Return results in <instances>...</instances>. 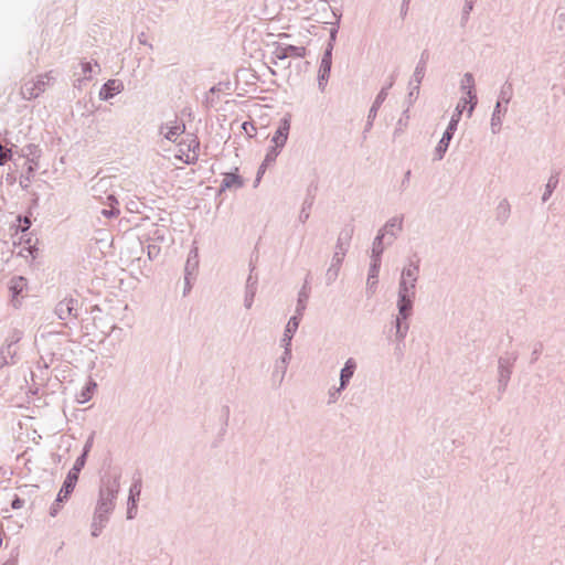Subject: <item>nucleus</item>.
<instances>
[{"mask_svg": "<svg viewBox=\"0 0 565 565\" xmlns=\"http://www.w3.org/2000/svg\"><path fill=\"white\" fill-rule=\"evenodd\" d=\"M353 233L354 226L352 224H347L339 233L338 241L335 244V252L332 256L331 265L326 273V284L328 286L333 284L339 276V271L342 266L344 256L348 252V248L350 246Z\"/></svg>", "mask_w": 565, "mask_h": 565, "instance_id": "1", "label": "nucleus"}, {"mask_svg": "<svg viewBox=\"0 0 565 565\" xmlns=\"http://www.w3.org/2000/svg\"><path fill=\"white\" fill-rule=\"evenodd\" d=\"M120 490V473L106 475L100 479L98 499L95 509L113 513Z\"/></svg>", "mask_w": 565, "mask_h": 565, "instance_id": "2", "label": "nucleus"}, {"mask_svg": "<svg viewBox=\"0 0 565 565\" xmlns=\"http://www.w3.org/2000/svg\"><path fill=\"white\" fill-rule=\"evenodd\" d=\"M418 274L419 260L411 262L408 267L403 268L398 281L397 302L414 306Z\"/></svg>", "mask_w": 565, "mask_h": 565, "instance_id": "3", "label": "nucleus"}, {"mask_svg": "<svg viewBox=\"0 0 565 565\" xmlns=\"http://www.w3.org/2000/svg\"><path fill=\"white\" fill-rule=\"evenodd\" d=\"M466 107H467V99L460 98V100L458 102V104L455 108V111L450 118V121H449L446 130L443 134L441 139L439 140V142L437 143V146L435 148V151H434V160L435 161H440L444 158L445 153L447 152L449 143H450L451 139L454 138V135L457 130L458 124L460 121V118H461L462 113L466 109Z\"/></svg>", "mask_w": 565, "mask_h": 565, "instance_id": "4", "label": "nucleus"}, {"mask_svg": "<svg viewBox=\"0 0 565 565\" xmlns=\"http://www.w3.org/2000/svg\"><path fill=\"white\" fill-rule=\"evenodd\" d=\"M513 96V85L511 82L507 81L501 86L500 94L494 106L492 116H491V131L492 134H498L502 127V118L505 116L508 111V105L511 102Z\"/></svg>", "mask_w": 565, "mask_h": 565, "instance_id": "5", "label": "nucleus"}, {"mask_svg": "<svg viewBox=\"0 0 565 565\" xmlns=\"http://www.w3.org/2000/svg\"><path fill=\"white\" fill-rule=\"evenodd\" d=\"M429 61V52L428 50H424L420 53L419 61L415 67L413 76L409 81V93L407 95V103L413 105V103L418 98L420 84L425 77L426 66Z\"/></svg>", "mask_w": 565, "mask_h": 565, "instance_id": "6", "label": "nucleus"}, {"mask_svg": "<svg viewBox=\"0 0 565 565\" xmlns=\"http://www.w3.org/2000/svg\"><path fill=\"white\" fill-rule=\"evenodd\" d=\"M180 152L178 156L180 160H182L186 164H193L198 161L199 150H200V141L198 137L193 134L188 135V138L182 140L180 143Z\"/></svg>", "mask_w": 565, "mask_h": 565, "instance_id": "7", "label": "nucleus"}, {"mask_svg": "<svg viewBox=\"0 0 565 565\" xmlns=\"http://www.w3.org/2000/svg\"><path fill=\"white\" fill-rule=\"evenodd\" d=\"M8 287L11 295V305L14 308H20L22 305L21 299L25 296L24 292L28 291V279L23 276H13Z\"/></svg>", "mask_w": 565, "mask_h": 565, "instance_id": "8", "label": "nucleus"}, {"mask_svg": "<svg viewBox=\"0 0 565 565\" xmlns=\"http://www.w3.org/2000/svg\"><path fill=\"white\" fill-rule=\"evenodd\" d=\"M460 89L467 95L468 117L472 116V113L478 104L477 93L475 90V78L471 73H466L461 79Z\"/></svg>", "mask_w": 565, "mask_h": 565, "instance_id": "9", "label": "nucleus"}, {"mask_svg": "<svg viewBox=\"0 0 565 565\" xmlns=\"http://www.w3.org/2000/svg\"><path fill=\"white\" fill-rule=\"evenodd\" d=\"M78 308H79V302L77 299H74L72 297L64 298L63 300H61L56 303L54 313L61 320H66L70 317L77 319L78 318Z\"/></svg>", "mask_w": 565, "mask_h": 565, "instance_id": "10", "label": "nucleus"}, {"mask_svg": "<svg viewBox=\"0 0 565 565\" xmlns=\"http://www.w3.org/2000/svg\"><path fill=\"white\" fill-rule=\"evenodd\" d=\"M291 116L286 114L280 120L279 125L271 138L273 147L282 149L288 140L290 130Z\"/></svg>", "mask_w": 565, "mask_h": 565, "instance_id": "11", "label": "nucleus"}, {"mask_svg": "<svg viewBox=\"0 0 565 565\" xmlns=\"http://www.w3.org/2000/svg\"><path fill=\"white\" fill-rule=\"evenodd\" d=\"M518 353H507L504 356H500L498 361V382L510 381L512 374V367L518 360Z\"/></svg>", "mask_w": 565, "mask_h": 565, "instance_id": "12", "label": "nucleus"}, {"mask_svg": "<svg viewBox=\"0 0 565 565\" xmlns=\"http://www.w3.org/2000/svg\"><path fill=\"white\" fill-rule=\"evenodd\" d=\"M306 52L305 46L277 43L273 54L278 60H286L288 57H305Z\"/></svg>", "mask_w": 565, "mask_h": 565, "instance_id": "13", "label": "nucleus"}, {"mask_svg": "<svg viewBox=\"0 0 565 565\" xmlns=\"http://www.w3.org/2000/svg\"><path fill=\"white\" fill-rule=\"evenodd\" d=\"M141 493V479H136L130 489H129V495H128V502H127V519L132 520L137 515V502L139 500Z\"/></svg>", "mask_w": 565, "mask_h": 565, "instance_id": "14", "label": "nucleus"}, {"mask_svg": "<svg viewBox=\"0 0 565 565\" xmlns=\"http://www.w3.org/2000/svg\"><path fill=\"white\" fill-rule=\"evenodd\" d=\"M386 97H387L386 89H381L379 92V94L376 95V97L369 110L367 120H366V124H365V127L363 130L364 138H366V134L372 129L373 121L377 116V111H379L380 107L382 106V104L385 102Z\"/></svg>", "mask_w": 565, "mask_h": 565, "instance_id": "15", "label": "nucleus"}, {"mask_svg": "<svg viewBox=\"0 0 565 565\" xmlns=\"http://www.w3.org/2000/svg\"><path fill=\"white\" fill-rule=\"evenodd\" d=\"M394 228H396L397 232H401L403 230V216H394L390 218L385 223V225L380 230L383 231V233H385L387 246H391L397 237V234L394 232Z\"/></svg>", "mask_w": 565, "mask_h": 565, "instance_id": "16", "label": "nucleus"}, {"mask_svg": "<svg viewBox=\"0 0 565 565\" xmlns=\"http://www.w3.org/2000/svg\"><path fill=\"white\" fill-rule=\"evenodd\" d=\"M301 318L302 316L295 313L287 322L281 338V345L284 347V350H286V348L291 349V340L299 328Z\"/></svg>", "mask_w": 565, "mask_h": 565, "instance_id": "17", "label": "nucleus"}, {"mask_svg": "<svg viewBox=\"0 0 565 565\" xmlns=\"http://www.w3.org/2000/svg\"><path fill=\"white\" fill-rule=\"evenodd\" d=\"M290 360H291V349L286 348V350H284V353L280 356V359L278 361H276V364H275V367L273 371V379L277 380L279 384L284 381V377L287 372V366H288Z\"/></svg>", "mask_w": 565, "mask_h": 565, "instance_id": "18", "label": "nucleus"}, {"mask_svg": "<svg viewBox=\"0 0 565 565\" xmlns=\"http://www.w3.org/2000/svg\"><path fill=\"white\" fill-rule=\"evenodd\" d=\"M355 370H356L355 360L353 358H349L340 371V385L337 388V392H342L343 390L347 388L351 379L354 375Z\"/></svg>", "mask_w": 565, "mask_h": 565, "instance_id": "19", "label": "nucleus"}, {"mask_svg": "<svg viewBox=\"0 0 565 565\" xmlns=\"http://www.w3.org/2000/svg\"><path fill=\"white\" fill-rule=\"evenodd\" d=\"M124 90V84L119 79H108L99 90V99L108 100Z\"/></svg>", "mask_w": 565, "mask_h": 565, "instance_id": "20", "label": "nucleus"}, {"mask_svg": "<svg viewBox=\"0 0 565 565\" xmlns=\"http://www.w3.org/2000/svg\"><path fill=\"white\" fill-rule=\"evenodd\" d=\"M317 189H318L317 185H313V184H310L309 188L307 189V195H306V199L303 200V203H302L299 216H298L299 222L302 224L306 223L310 216V210L313 205Z\"/></svg>", "mask_w": 565, "mask_h": 565, "instance_id": "21", "label": "nucleus"}, {"mask_svg": "<svg viewBox=\"0 0 565 565\" xmlns=\"http://www.w3.org/2000/svg\"><path fill=\"white\" fill-rule=\"evenodd\" d=\"M310 274L307 275L305 282L301 289L298 292L297 306H296V315L303 316V312L307 308V301L309 299L310 294V285H309Z\"/></svg>", "mask_w": 565, "mask_h": 565, "instance_id": "22", "label": "nucleus"}, {"mask_svg": "<svg viewBox=\"0 0 565 565\" xmlns=\"http://www.w3.org/2000/svg\"><path fill=\"white\" fill-rule=\"evenodd\" d=\"M396 306L398 313L392 322V326L394 327L395 331H397V328H399L405 320H408L412 317L414 308V306L412 305L399 302H397Z\"/></svg>", "mask_w": 565, "mask_h": 565, "instance_id": "23", "label": "nucleus"}, {"mask_svg": "<svg viewBox=\"0 0 565 565\" xmlns=\"http://www.w3.org/2000/svg\"><path fill=\"white\" fill-rule=\"evenodd\" d=\"M244 185L243 178L237 173H225L222 180L218 192H223L227 189H239Z\"/></svg>", "mask_w": 565, "mask_h": 565, "instance_id": "24", "label": "nucleus"}, {"mask_svg": "<svg viewBox=\"0 0 565 565\" xmlns=\"http://www.w3.org/2000/svg\"><path fill=\"white\" fill-rule=\"evenodd\" d=\"M385 245H386L385 233H383V231H379V233L375 236L373 244H372L371 260L376 259L377 262H381L382 255L385 249Z\"/></svg>", "mask_w": 565, "mask_h": 565, "instance_id": "25", "label": "nucleus"}, {"mask_svg": "<svg viewBox=\"0 0 565 565\" xmlns=\"http://www.w3.org/2000/svg\"><path fill=\"white\" fill-rule=\"evenodd\" d=\"M199 268V254L198 249L194 248L189 253L185 267L184 276L195 277Z\"/></svg>", "mask_w": 565, "mask_h": 565, "instance_id": "26", "label": "nucleus"}, {"mask_svg": "<svg viewBox=\"0 0 565 565\" xmlns=\"http://www.w3.org/2000/svg\"><path fill=\"white\" fill-rule=\"evenodd\" d=\"M20 157L26 158L29 162L39 166V159L41 157V149L38 145L29 143L22 148Z\"/></svg>", "mask_w": 565, "mask_h": 565, "instance_id": "27", "label": "nucleus"}, {"mask_svg": "<svg viewBox=\"0 0 565 565\" xmlns=\"http://www.w3.org/2000/svg\"><path fill=\"white\" fill-rule=\"evenodd\" d=\"M381 268V262H377L376 259H372L369 268V275H367V288L371 290H374L379 282V273Z\"/></svg>", "mask_w": 565, "mask_h": 565, "instance_id": "28", "label": "nucleus"}, {"mask_svg": "<svg viewBox=\"0 0 565 565\" xmlns=\"http://www.w3.org/2000/svg\"><path fill=\"white\" fill-rule=\"evenodd\" d=\"M511 213V206L507 199H503L499 202L497 209H495V218L497 221L503 225L507 223L508 218L510 217Z\"/></svg>", "mask_w": 565, "mask_h": 565, "instance_id": "29", "label": "nucleus"}, {"mask_svg": "<svg viewBox=\"0 0 565 565\" xmlns=\"http://www.w3.org/2000/svg\"><path fill=\"white\" fill-rule=\"evenodd\" d=\"M256 267L253 264V262L249 263V275L246 279V286H245V292H257V285H258V276L257 274H254Z\"/></svg>", "mask_w": 565, "mask_h": 565, "instance_id": "30", "label": "nucleus"}, {"mask_svg": "<svg viewBox=\"0 0 565 565\" xmlns=\"http://www.w3.org/2000/svg\"><path fill=\"white\" fill-rule=\"evenodd\" d=\"M558 175H559V172L555 171L548 178V181H547V183L545 185V191H544V193L542 195V201L543 202H546L551 198V195L553 194L554 190L557 188Z\"/></svg>", "mask_w": 565, "mask_h": 565, "instance_id": "31", "label": "nucleus"}, {"mask_svg": "<svg viewBox=\"0 0 565 565\" xmlns=\"http://www.w3.org/2000/svg\"><path fill=\"white\" fill-rule=\"evenodd\" d=\"M334 39V32L331 33V39L330 41L328 42L326 49H324V52H323V55H322V58H321V63H320V66L319 67H324V68H331L332 67V51H333V41Z\"/></svg>", "mask_w": 565, "mask_h": 565, "instance_id": "32", "label": "nucleus"}, {"mask_svg": "<svg viewBox=\"0 0 565 565\" xmlns=\"http://www.w3.org/2000/svg\"><path fill=\"white\" fill-rule=\"evenodd\" d=\"M75 487H76V483L65 479L63 481V484H62L58 493H57V501L58 502H66L70 499L72 492L75 489Z\"/></svg>", "mask_w": 565, "mask_h": 565, "instance_id": "33", "label": "nucleus"}, {"mask_svg": "<svg viewBox=\"0 0 565 565\" xmlns=\"http://www.w3.org/2000/svg\"><path fill=\"white\" fill-rule=\"evenodd\" d=\"M167 129L168 131L164 134V138L169 141L174 142L177 138L185 131V125L183 122L177 124L175 121L174 125L167 126Z\"/></svg>", "mask_w": 565, "mask_h": 565, "instance_id": "34", "label": "nucleus"}, {"mask_svg": "<svg viewBox=\"0 0 565 565\" xmlns=\"http://www.w3.org/2000/svg\"><path fill=\"white\" fill-rule=\"evenodd\" d=\"M34 86L33 82H28L21 87V95L23 99L32 100L40 95Z\"/></svg>", "mask_w": 565, "mask_h": 565, "instance_id": "35", "label": "nucleus"}, {"mask_svg": "<svg viewBox=\"0 0 565 565\" xmlns=\"http://www.w3.org/2000/svg\"><path fill=\"white\" fill-rule=\"evenodd\" d=\"M331 68L319 67L318 71V87L321 92L324 90L326 85L329 81Z\"/></svg>", "mask_w": 565, "mask_h": 565, "instance_id": "36", "label": "nucleus"}, {"mask_svg": "<svg viewBox=\"0 0 565 565\" xmlns=\"http://www.w3.org/2000/svg\"><path fill=\"white\" fill-rule=\"evenodd\" d=\"M0 352H3V355L6 360L10 359L9 364H14L17 362V348L14 345H11L9 343H6L1 349Z\"/></svg>", "mask_w": 565, "mask_h": 565, "instance_id": "37", "label": "nucleus"}, {"mask_svg": "<svg viewBox=\"0 0 565 565\" xmlns=\"http://www.w3.org/2000/svg\"><path fill=\"white\" fill-rule=\"evenodd\" d=\"M17 146L11 145L10 148H3L1 147L0 151V162L1 164H4L7 161H10L13 159V154L17 152Z\"/></svg>", "mask_w": 565, "mask_h": 565, "instance_id": "38", "label": "nucleus"}, {"mask_svg": "<svg viewBox=\"0 0 565 565\" xmlns=\"http://www.w3.org/2000/svg\"><path fill=\"white\" fill-rule=\"evenodd\" d=\"M281 149L277 148V147H269V149L267 150V153L263 160V163L267 164V166H270L271 163H274L278 157V154L280 153Z\"/></svg>", "mask_w": 565, "mask_h": 565, "instance_id": "39", "label": "nucleus"}, {"mask_svg": "<svg viewBox=\"0 0 565 565\" xmlns=\"http://www.w3.org/2000/svg\"><path fill=\"white\" fill-rule=\"evenodd\" d=\"M110 515V512H104L98 509H95L93 513V520L106 526L107 523L109 522Z\"/></svg>", "mask_w": 565, "mask_h": 565, "instance_id": "40", "label": "nucleus"}, {"mask_svg": "<svg viewBox=\"0 0 565 565\" xmlns=\"http://www.w3.org/2000/svg\"><path fill=\"white\" fill-rule=\"evenodd\" d=\"M409 330V322L408 320H405L399 328H397V331H395V340L399 343L404 342L407 332Z\"/></svg>", "mask_w": 565, "mask_h": 565, "instance_id": "41", "label": "nucleus"}, {"mask_svg": "<svg viewBox=\"0 0 565 565\" xmlns=\"http://www.w3.org/2000/svg\"><path fill=\"white\" fill-rule=\"evenodd\" d=\"M475 2H476V0H466L465 1V6L462 9V13H461V24L462 25L468 21L469 14L473 10Z\"/></svg>", "mask_w": 565, "mask_h": 565, "instance_id": "42", "label": "nucleus"}, {"mask_svg": "<svg viewBox=\"0 0 565 565\" xmlns=\"http://www.w3.org/2000/svg\"><path fill=\"white\" fill-rule=\"evenodd\" d=\"M25 243L28 244V246L23 247L20 252H19V256H22V257H28L29 255L32 257V258H35V254L38 253V248L35 246H32L30 243H31V239H26Z\"/></svg>", "mask_w": 565, "mask_h": 565, "instance_id": "43", "label": "nucleus"}, {"mask_svg": "<svg viewBox=\"0 0 565 565\" xmlns=\"http://www.w3.org/2000/svg\"><path fill=\"white\" fill-rule=\"evenodd\" d=\"M17 221L19 222V225L17 227V232L20 231L22 233L26 232L32 223H31V220L28 217V216H22V215H19L17 217Z\"/></svg>", "mask_w": 565, "mask_h": 565, "instance_id": "44", "label": "nucleus"}, {"mask_svg": "<svg viewBox=\"0 0 565 565\" xmlns=\"http://www.w3.org/2000/svg\"><path fill=\"white\" fill-rule=\"evenodd\" d=\"M408 106H411V105L408 104ZM408 113H409V107H407L403 111L402 117L398 119L397 127H396V129L394 131V135H397L399 131H402L403 127H405L407 125V121L409 119Z\"/></svg>", "mask_w": 565, "mask_h": 565, "instance_id": "45", "label": "nucleus"}, {"mask_svg": "<svg viewBox=\"0 0 565 565\" xmlns=\"http://www.w3.org/2000/svg\"><path fill=\"white\" fill-rule=\"evenodd\" d=\"M22 331L14 329L9 337L6 340V343H9L11 345H17V343L22 339Z\"/></svg>", "mask_w": 565, "mask_h": 565, "instance_id": "46", "label": "nucleus"}, {"mask_svg": "<svg viewBox=\"0 0 565 565\" xmlns=\"http://www.w3.org/2000/svg\"><path fill=\"white\" fill-rule=\"evenodd\" d=\"M160 250H161L160 246H158L156 244H149L147 246V254H148L149 259H151V260L156 259L159 256Z\"/></svg>", "mask_w": 565, "mask_h": 565, "instance_id": "47", "label": "nucleus"}, {"mask_svg": "<svg viewBox=\"0 0 565 565\" xmlns=\"http://www.w3.org/2000/svg\"><path fill=\"white\" fill-rule=\"evenodd\" d=\"M81 471H82V470H81V469H78L77 467H72V468L70 469V471L67 472V475H66V478H65V479H66V480H68V481H72V482H74V483H77Z\"/></svg>", "mask_w": 565, "mask_h": 565, "instance_id": "48", "label": "nucleus"}, {"mask_svg": "<svg viewBox=\"0 0 565 565\" xmlns=\"http://www.w3.org/2000/svg\"><path fill=\"white\" fill-rule=\"evenodd\" d=\"M542 352H543V343L536 342L534 344V349L531 354V363H535L539 360Z\"/></svg>", "mask_w": 565, "mask_h": 565, "instance_id": "49", "label": "nucleus"}, {"mask_svg": "<svg viewBox=\"0 0 565 565\" xmlns=\"http://www.w3.org/2000/svg\"><path fill=\"white\" fill-rule=\"evenodd\" d=\"M119 213H120V211H119L118 206H115V205H109V209H104L102 211V214L108 218L117 217L119 215Z\"/></svg>", "mask_w": 565, "mask_h": 565, "instance_id": "50", "label": "nucleus"}, {"mask_svg": "<svg viewBox=\"0 0 565 565\" xmlns=\"http://www.w3.org/2000/svg\"><path fill=\"white\" fill-rule=\"evenodd\" d=\"M94 438H95V431H92L83 446V449H82L83 454L89 455V452L93 448V445H94Z\"/></svg>", "mask_w": 565, "mask_h": 565, "instance_id": "51", "label": "nucleus"}, {"mask_svg": "<svg viewBox=\"0 0 565 565\" xmlns=\"http://www.w3.org/2000/svg\"><path fill=\"white\" fill-rule=\"evenodd\" d=\"M90 527H92V532H90L92 536L98 537L102 534L105 526L103 524L92 520Z\"/></svg>", "mask_w": 565, "mask_h": 565, "instance_id": "52", "label": "nucleus"}, {"mask_svg": "<svg viewBox=\"0 0 565 565\" xmlns=\"http://www.w3.org/2000/svg\"><path fill=\"white\" fill-rule=\"evenodd\" d=\"M555 23L556 28L559 31H563L565 29V12L556 11Z\"/></svg>", "mask_w": 565, "mask_h": 565, "instance_id": "53", "label": "nucleus"}, {"mask_svg": "<svg viewBox=\"0 0 565 565\" xmlns=\"http://www.w3.org/2000/svg\"><path fill=\"white\" fill-rule=\"evenodd\" d=\"M45 78H47V75L45 76H40L39 79L36 82H33V84L35 85L34 87L36 88V90L39 92V94H41L42 92L45 90V86L47 84V82L45 81Z\"/></svg>", "mask_w": 565, "mask_h": 565, "instance_id": "54", "label": "nucleus"}, {"mask_svg": "<svg viewBox=\"0 0 565 565\" xmlns=\"http://www.w3.org/2000/svg\"><path fill=\"white\" fill-rule=\"evenodd\" d=\"M87 458H88V455H86V454H83V452H82V454L76 458V460H75V462H74L73 467H77L78 469H81V470H82V469L85 467V465H86Z\"/></svg>", "mask_w": 565, "mask_h": 565, "instance_id": "55", "label": "nucleus"}, {"mask_svg": "<svg viewBox=\"0 0 565 565\" xmlns=\"http://www.w3.org/2000/svg\"><path fill=\"white\" fill-rule=\"evenodd\" d=\"M242 129L245 131V134L248 136V137H252V132H256V127L254 126L253 122L250 121H244L242 124Z\"/></svg>", "mask_w": 565, "mask_h": 565, "instance_id": "56", "label": "nucleus"}, {"mask_svg": "<svg viewBox=\"0 0 565 565\" xmlns=\"http://www.w3.org/2000/svg\"><path fill=\"white\" fill-rule=\"evenodd\" d=\"M81 65H82V72H83V73H84V75H85V79H90V78H92V76H90L89 74H90V73H92V71H93V65H92V63H89V62H82V63H81Z\"/></svg>", "mask_w": 565, "mask_h": 565, "instance_id": "57", "label": "nucleus"}, {"mask_svg": "<svg viewBox=\"0 0 565 565\" xmlns=\"http://www.w3.org/2000/svg\"><path fill=\"white\" fill-rule=\"evenodd\" d=\"M64 502H58L57 501V498L55 499V501L53 502V504L51 505L50 508V515L51 516H56L62 508Z\"/></svg>", "mask_w": 565, "mask_h": 565, "instance_id": "58", "label": "nucleus"}, {"mask_svg": "<svg viewBox=\"0 0 565 565\" xmlns=\"http://www.w3.org/2000/svg\"><path fill=\"white\" fill-rule=\"evenodd\" d=\"M193 279H195V277L184 276L183 296H186L191 291Z\"/></svg>", "mask_w": 565, "mask_h": 565, "instance_id": "59", "label": "nucleus"}, {"mask_svg": "<svg viewBox=\"0 0 565 565\" xmlns=\"http://www.w3.org/2000/svg\"><path fill=\"white\" fill-rule=\"evenodd\" d=\"M255 295L256 294L245 292L244 306H245L246 309H250L252 308Z\"/></svg>", "mask_w": 565, "mask_h": 565, "instance_id": "60", "label": "nucleus"}, {"mask_svg": "<svg viewBox=\"0 0 565 565\" xmlns=\"http://www.w3.org/2000/svg\"><path fill=\"white\" fill-rule=\"evenodd\" d=\"M24 505V500L20 498L19 495H14V498L11 501V508L13 510L21 509Z\"/></svg>", "mask_w": 565, "mask_h": 565, "instance_id": "61", "label": "nucleus"}, {"mask_svg": "<svg viewBox=\"0 0 565 565\" xmlns=\"http://www.w3.org/2000/svg\"><path fill=\"white\" fill-rule=\"evenodd\" d=\"M409 2H411V0H402L401 10H399V14H401L402 19H405V17L407 15Z\"/></svg>", "mask_w": 565, "mask_h": 565, "instance_id": "62", "label": "nucleus"}, {"mask_svg": "<svg viewBox=\"0 0 565 565\" xmlns=\"http://www.w3.org/2000/svg\"><path fill=\"white\" fill-rule=\"evenodd\" d=\"M267 164L263 163L259 166L258 168V171H257V174H256V179H255V185L260 181L263 174L265 173L266 169H267Z\"/></svg>", "mask_w": 565, "mask_h": 565, "instance_id": "63", "label": "nucleus"}, {"mask_svg": "<svg viewBox=\"0 0 565 565\" xmlns=\"http://www.w3.org/2000/svg\"><path fill=\"white\" fill-rule=\"evenodd\" d=\"M508 384H509V381L498 382V392H499L498 399H501V396L505 392Z\"/></svg>", "mask_w": 565, "mask_h": 565, "instance_id": "64", "label": "nucleus"}]
</instances>
